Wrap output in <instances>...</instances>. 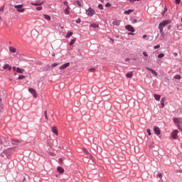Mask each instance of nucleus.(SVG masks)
Masks as SVG:
<instances>
[{"label":"nucleus","instance_id":"obj_1","mask_svg":"<svg viewBox=\"0 0 182 182\" xmlns=\"http://www.w3.org/2000/svg\"><path fill=\"white\" fill-rule=\"evenodd\" d=\"M170 23H171V20H165L159 23V29L161 36H164V31H163V28L167 26V25Z\"/></svg>","mask_w":182,"mask_h":182},{"label":"nucleus","instance_id":"obj_2","mask_svg":"<svg viewBox=\"0 0 182 182\" xmlns=\"http://www.w3.org/2000/svg\"><path fill=\"white\" fill-rule=\"evenodd\" d=\"M14 8L17 9V12L23 13L25 12V9H23V4L15 5Z\"/></svg>","mask_w":182,"mask_h":182},{"label":"nucleus","instance_id":"obj_3","mask_svg":"<svg viewBox=\"0 0 182 182\" xmlns=\"http://www.w3.org/2000/svg\"><path fill=\"white\" fill-rule=\"evenodd\" d=\"M86 14L88 16H93L96 12L95 10H93V9L90 7L87 10H86Z\"/></svg>","mask_w":182,"mask_h":182},{"label":"nucleus","instance_id":"obj_4","mask_svg":"<svg viewBox=\"0 0 182 182\" xmlns=\"http://www.w3.org/2000/svg\"><path fill=\"white\" fill-rule=\"evenodd\" d=\"M154 132L156 136H160V134H161V131L159 127H154Z\"/></svg>","mask_w":182,"mask_h":182},{"label":"nucleus","instance_id":"obj_5","mask_svg":"<svg viewBox=\"0 0 182 182\" xmlns=\"http://www.w3.org/2000/svg\"><path fill=\"white\" fill-rule=\"evenodd\" d=\"M28 92L33 95V97L36 98V90L33 88H29Z\"/></svg>","mask_w":182,"mask_h":182},{"label":"nucleus","instance_id":"obj_6","mask_svg":"<svg viewBox=\"0 0 182 182\" xmlns=\"http://www.w3.org/2000/svg\"><path fill=\"white\" fill-rule=\"evenodd\" d=\"M70 65V63H66L61 65L59 69L60 70H63L64 69H66V68H68V66Z\"/></svg>","mask_w":182,"mask_h":182},{"label":"nucleus","instance_id":"obj_7","mask_svg":"<svg viewBox=\"0 0 182 182\" xmlns=\"http://www.w3.org/2000/svg\"><path fill=\"white\" fill-rule=\"evenodd\" d=\"M125 29H127V31H129V32H134V28L130 25L126 26Z\"/></svg>","mask_w":182,"mask_h":182},{"label":"nucleus","instance_id":"obj_8","mask_svg":"<svg viewBox=\"0 0 182 182\" xmlns=\"http://www.w3.org/2000/svg\"><path fill=\"white\" fill-rule=\"evenodd\" d=\"M146 70H149V72H151V73H152V75H154V76H157V73L154 70H153L149 67H146Z\"/></svg>","mask_w":182,"mask_h":182},{"label":"nucleus","instance_id":"obj_9","mask_svg":"<svg viewBox=\"0 0 182 182\" xmlns=\"http://www.w3.org/2000/svg\"><path fill=\"white\" fill-rule=\"evenodd\" d=\"M173 122L175 123L176 126H178V124H180V122L181 121V119L180 118H173Z\"/></svg>","mask_w":182,"mask_h":182},{"label":"nucleus","instance_id":"obj_10","mask_svg":"<svg viewBox=\"0 0 182 182\" xmlns=\"http://www.w3.org/2000/svg\"><path fill=\"white\" fill-rule=\"evenodd\" d=\"M70 8L69 7V6H67V7L64 10V14L65 15H69V14H70Z\"/></svg>","mask_w":182,"mask_h":182},{"label":"nucleus","instance_id":"obj_11","mask_svg":"<svg viewBox=\"0 0 182 182\" xmlns=\"http://www.w3.org/2000/svg\"><path fill=\"white\" fill-rule=\"evenodd\" d=\"M31 5L34 6H41V5H43V2L36 1V3H31Z\"/></svg>","mask_w":182,"mask_h":182},{"label":"nucleus","instance_id":"obj_12","mask_svg":"<svg viewBox=\"0 0 182 182\" xmlns=\"http://www.w3.org/2000/svg\"><path fill=\"white\" fill-rule=\"evenodd\" d=\"M126 77H127V79H132V77H133V72H128L126 74Z\"/></svg>","mask_w":182,"mask_h":182},{"label":"nucleus","instance_id":"obj_13","mask_svg":"<svg viewBox=\"0 0 182 182\" xmlns=\"http://www.w3.org/2000/svg\"><path fill=\"white\" fill-rule=\"evenodd\" d=\"M52 132H53V133H54V134H55V136H58V127H53L52 128Z\"/></svg>","mask_w":182,"mask_h":182},{"label":"nucleus","instance_id":"obj_14","mask_svg":"<svg viewBox=\"0 0 182 182\" xmlns=\"http://www.w3.org/2000/svg\"><path fill=\"white\" fill-rule=\"evenodd\" d=\"M3 68H4V69H7L8 70H11L12 67H11V65H9V64H5V65L3 66Z\"/></svg>","mask_w":182,"mask_h":182},{"label":"nucleus","instance_id":"obj_15","mask_svg":"<svg viewBox=\"0 0 182 182\" xmlns=\"http://www.w3.org/2000/svg\"><path fill=\"white\" fill-rule=\"evenodd\" d=\"M9 49L11 53H16V48L15 47L11 46Z\"/></svg>","mask_w":182,"mask_h":182},{"label":"nucleus","instance_id":"obj_16","mask_svg":"<svg viewBox=\"0 0 182 182\" xmlns=\"http://www.w3.org/2000/svg\"><path fill=\"white\" fill-rule=\"evenodd\" d=\"M58 172L60 173L61 174L65 172V169H63V168L58 166L57 168Z\"/></svg>","mask_w":182,"mask_h":182},{"label":"nucleus","instance_id":"obj_17","mask_svg":"<svg viewBox=\"0 0 182 182\" xmlns=\"http://www.w3.org/2000/svg\"><path fill=\"white\" fill-rule=\"evenodd\" d=\"M177 134H178V131L173 130L171 133L172 137H177Z\"/></svg>","mask_w":182,"mask_h":182},{"label":"nucleus","instance_id":"obj_18","mask_svg":"<svg viewBox=\"0 0 182 182\" xmlns=\"http://www.w3.org/2000/svg\"><path fill=\"white\" fill-rule=\"evenodd\" d=\"M4 9H5V7L4 6H2L1 9H0V20L2 19V15H4Z\"/></svg>","mask_w":182,"mask_h":182},{"label":"nucleus","instance_id":"obj_19","mask_svg":"<svg viewBox=\"0 0 182 182\" xmlns=\"http://www.w3.org/2000/svg\"><path fill=\"white\" fill-rule=\"evenodd\" d=\"M132 12H134V10H127L124 11V14L125 15H130V14H132Z\"/></svg>","mask_w":182,"mask_h":182},{"label":"nucleus","instance_id":"obj_20","mask_svg":"<svg viewBox=\"0 0 182 182\" xmlns=\"http://www.w3.org/2000/svg\"><path fill=\"white\" fill-rule=\"evenodd\" d=\"M25 72V70L21 68H16V73H23Z\"/></svg>","mask_w":182,"mask_h":182},{"label":"nucleus","instance_id":"obj_21","mask_svg":"<svg viewBox=\"0 0 182 182\" xmlns=\"http://www.w3.org/2000/svg\"><path fill=\"white\" fill-rule=\"evenodd\" d=\"M59 63H54L53 64H51L50 66H47V68H48L49 69H50V68H56V66H58Z\"/></svg>","mask_w":182,"mask_h":182},{"label":"nucleus","instance_id":"obj_22","mask_svg":"<svg viewBox=\"0 0 182 182\" xmlns=\"http://www.w3.org/2000/svg\"><path fill=\"white\" fill-rule=\"evenodd\" d=\"M83 151H84V153L87 154L88 157L90 156V157H91V159H92V160H93V157H92V155H90V154H89V152L87 151V150L86 149L83 148Z\"/></svg>","mask_w":182,"mask_h":182},{"label":"nucleus","instance_id":"obj_23","mask_svg":"<svg viewBox=\"0 0 182 182\" xmlns=\"http://www.w3.org/2000/svg\"><path fill=\"white\" fill-rule=\"evenodd\" d=\"M154 99L156 100H160V99L161 98V97L160 96V95H156V94H154Z\"/></svg>","mask_w":182,"mask_h":182},{"label":"nucleus","instance_id":"obj_24","mask_svg":"<svg viewBox=\"0 0 182 182\" xmlns=\"http://www.w3.org/2000/svg\"><path fill=\"white\" fill-rule=\"evenodd\" d=\"M72 35H73V32L68 31L67 35H66V36H65V38H70V36H72Z\"/></svg>","mask_w":182,"mask_h":182},{"label":"nucleus","instance_id":"obj_25","mask_svg":"<svg viewBox=\"0 0 182 182\" xmlns=\"http://www.w3.org/2000/svg\"><path fill=\"white\" fill-rule=\"evenodd\" d=\"M43 16H44L45 19H46L47 21H50V19H51L50 16L48 14H43Z\"/></svg>","mask_w":182,"mask_h":182},{"label":"nucleus","instance_id":"obj_26","mask_svg":"<svg viewBox=\"0 0 182 182\" xmlns=\"http://www.w3.org/2000/svg\"><path fill=\"white\" fill-rule=\"evenodd\" d=\"M90 28H99V24L97 23H92L90 26Z\"/></svg>","mask_w":182,"mask_h":182},{"label":"nucleus","instance_id":"obj_27","mask_svg":"<svg viewBox=\"0 0 182 182\" xmlns=\"http://www.w3.org/2000/svg\"><path fill=\"white\" fill-rule=\"evenodd\" d=\"M11 143L12 144H18V143H19V141L18 139H12Z\"/></svg>","mask_w":182,"mask_h":182},{"label":"nucleus","instance_id":"obj_28","mask_svg":"<svg viewBox=\"0 0 182 182\" xmlns=\"http://www.w3.org/2000/svg\"><path fill=\"white\" fill-rule=\"evenodd\" d=\"M173 79H176L178 80H180V79H181V76L180 75H176L173 77Z\"/></svg>","mask_w":182,"mask_h":182},{"label":"nucleus","instance_id":"obj_29","mask_svg":"<svg viewBox=\"0 0 182 182\" xmlns=\"http://www.w3.org/2000/svg\"><path fill=\"white\" fill-rule=\"evenodd\" d=\"M161 105L162 106V108L164 107V97L161 98Z\"/></svg>","mask_w":182,"mask_h":182},{"label":"nucleus","instance_id":"obj_30","mask_svg":"<svg viewBox=\"0 0 182 182\" xmlns=\"http://www.w3.org/2000/svg\"><path fill=\"white\" fill-rule=\"evenodd\" d=\"M44 116H45L46 120H48L49 118L48 117V111L47 110L44 111Z\"/></svg>","mask_w":182,"mask_h":182},{"label":"nucleus","instance_id":"obj_31","mask_svg":"<svg viewBox=\"0 0 182 182\" xmlns=\"http://www.w3.org/2000/svg\"><path fill=\"white\" fill-rule=\"evenodd\" d=\"M75 42H76V38H74L70 42V46H72V45H74Z\"/></svg>","mask_w":182,"mask_h":182},{"label":"nucleus","instance_id":"obj_32","mask_svg":"<svg viewBox=\"0 0 182 182\" xmlns=\"http://www.w3.org/2000/svg\"><path fill=\"white\" fill-rule=\"evenodd\" d=\"M25 77H26L24 75H23L18 76L19 80H22L25 79Z\"/></svg>","mask_w":182,"mask_h":182},{"label":"nucleus","instance_id":"obj_33","mask_svg":"<svg viewBox=\"0 0 182 182\" xmlns=\"http://www.w3.org/2000/svg\"><path fill=\"white\" fill-rule=\"evenodd\" d=\"M88 70L89 72L94 73V72H96V68H90Z\"/></svg>","mask_w":182,"mask_h":182},{"label":"nucleus","instance_id":"obj_34","mask_svg":"<svg viewBox=\"0 0 182 182\" xmlns=\"http://www.w3.org/2000/svg\"><path fill=\"white\" fill-rule=\"evenodd\" d=\"M166 12H167V7H165L164 11L162 12L163 16H164V14H166Z\"/></svg>","mask_w":182,"mask_h":182},{"label":"nucleus","instance_id":"obj_35","mask_svg":"<svg viewBox=\"0 0 182 182\" xmlns=\"http://www.w3.org/2000/svg\"><path fill=\"white\" fill-rule=\"evenodd\" d=\"M132 23H137V19L136 18H133L132 20Z\"/></svg>","mask_w":182,"mask_h":182},{"label":"nucleus","instance_id":"obj_36","mask_svg":"<svg viewBox=\"0 0 182 182\" xmlns=\"http://www.w3.org/2000/svg\"><path fill=\"white\" fill-rule=\"evenodd\" d=\"M158 58H164V54L161 53V54L158 55Z\"/></svg>","mask_w":182,"mask_h":182},{"label":"nucleus","instance_id":"obj_37","mask_svg":"<svg viewBox=\"0 0 182 182\" xmlns=\"http://www.w3.org/2000/svg\"><path fill=\"white\" fill-rule=\"evenodd\" d=\"M105 6H106V8H109V7L112 6V4L110 3H107Z\"/></svg>","mask_w":182,"mask_h":182},{"label":"nucleus","instance_id":"obj_38","mask_svg":"<svg viewBox=\"0 0 182 182\" xmlns=\"http://www.w3.org/2000/svg\"><path fill=\"white\" fill-rule=\"evenodd\" d=\"M0 110H4V105L0 103Z\"/></svg>","mask_w":182,"mask_h":182},{"label":"nucleus","instance_id":"obj_39","mask_svg":"<svg viewBox=\"0 0 182 182\" xmlns=\"http://www.w3.org/2000/svg\"><path fill=\"white\" fill-rule=\"evenodd\" d=\"M146 132L148 133L149 136H151V131H150V129H147Z\"/></svg>","mask_w":182,"mask_h":182},{"label":"nucleus","instance_id":"obj_40","mask_svg":"<svg viewBox=\"0 0 182 182\" xmlns=\"http://www.w3.org/2000/svg\"><path fill=\"white\" fill-rule=\"evenodd\" d=\"M98 8H99V9H101V10L103 9V5L99 4Z\"/></svg>","mask_w":182,"mask_h":182},{"label":"nucleus","instance_id":"obj_41","mask_svg":"<svg viewBox=\"0 0 182 182\" xmlns=\"http://www.w3.org/2000/svg\"><path fill=\"white\" fill-rule=\"evenodd\" d=\"M36 9V11H42V6H38Z\"/></svg>","mask_w":182,"mask_h":182},{"label":"nucleus","instance_id":"obj_42","mask_svg":"<svg viewBox=\"0 0 182 182\" xmlns=\"http://www.w3.org/2000/svg\"><path fill=\"white\" fill-rule=\"evenodd\" d=\"M157 177H159V178H161V177H163V174L158 173Z\"/></svg>","mask_w":182,"mask_h":182},{"label":"nucleus","instance_id":"obj_43","mask_svg":"<svg viewBox=\"0 0 182 182\" xmlns=\"http://www.w3.org/2000/svg\"><path fill=\"white\" fill-rule=\"evenodd\" d=\"M160 48V45L155 46L154 49H159Z\"/></svg>","mask_w":182,"mask_h":182},{"label":"nucleus","instance_id":"obj_44","mask_svg":"<svg viewBox=\"0 0 182 182\" xmlns=\"http://www.w3.org/2000/svg\"><path fill=\"white\" fill-rule=\"evenodd\" d=\"M143 55L144 56H146L147 58V56H149V55L147 54V53L146 51L143 52Z\"/></svg>","mask_w":182,"mask_h":182},{"label":"nucleus","instance_id":"obj_45","mask_svg":"<svg viewBox=\"0 0 182 182\" xmlns=\"http://www.w3.org/2000/svg\"><path fill=\"white\" fill-rule=\"evenodd\" d=\"M176 1V4H180V2H181V0H175Z\"/></svg>","mask_w":182,"mask_h":182},{"label":"nucleus","instance_id":"obj_46","mask_svg":"<svg viewBox=\"0 0 182 182\" xmlns=\"http://www.w3.org/2000/svg\"><path fill=\"white\" fill-rule=\"evenodd\" d=\"M77 4L78 5V6H82V5L80 4V1H77Z\"/></svg>","mask_w":182,"mask_h":182},{"label":"nucleus","instance_id":"obj_47","mask_svg":"<svg viewBox=\"0 0 182 182\" xmlns=\"http://www.w3.org/2000/svg\"><path fill=\"white\" fill-rule=\"evenodd\" d=\"M76 23H80V18H78L77 20H76Z\"/></svg>","mask_w":182,"mask_h":182},{"label":"nucleus","instance_id":"obj_48","mask_svg":"<svg viewBox=\"0 0 182 182\" xmlns=\"http://www.w3.org/2000/svg\"><path fill=\"white\" fill-rule=\"evenodd\" d=\"M63 4H64V5H66V6H69L68 5V1H65L63 2Z\"/></svg>","mask_w":182,"mask_h":182},{"label":"nucleus","instance_id":"obj_49","mask_svg":"<svg viewBox=\"0 0 182 182\" xmlns=\"http://www.w3.org/2000/svg\"><path fill=\"white\" fill-rule=\"evenodd\" d=\"M63 160H62V159H58V163H63Z\"/></svg>","mask_w":182,"mask_h":182},{"label":"nucleus","instance_id":"obj_50","mask_svg":"<svg viewBox=\"0 0 182 182\" xmlns=\"http://www.w3.org/2000/svg\"><path fill=\"white\" fill-rule=\"evenodd\" d=\"M12 69H13V70H16V69H17L16 67H13Z\"/></svg>","mask_w":182,"mask_h":182},{"label":"nucleus","instance_id":"obj_51","mask_svg":"<svg viewBox=\"0 0 182 182\" xmlns=\"http://www.w3.org/2000/svg\"><path fill=\"white\" fill-rule=\"evenodd\" d=\"M146 38H147V35L145 34V35L143 36V38L144 39Z\"/></svg>","mask_w":182,"mask_h":182},{"label":"nucleus","instance_id":"obj_52","mask_svg":"<svg viewBox=\"0 0 182 182\" xmlns=\"http://www.w3.org/2000/svg\"><path fill=\"white\" fill-rule=\"evenodd\" d=\"M128 60H130V58H126L125 62H128Z\"/></svg>","mask_w":182,"mask_h":182},{"label":"nucleus","instance_id":"obj_53","mask_svg":"<svg viewBox=\"0 0 182 182\" xmlns=\"http://www.w3.org/2000/svg\"><path fill=\"white\" fill-rule=\"evenodd\" d=\"M168 30L171 29V26H168Z\"/></svg>","mask_w":182,"mask_h":182},{"label":"nucleus","instance_id":"obj_54","mask_svg":"<svg viewBox=\"0 0 182 182\" xmlns=\"http://www.w3.org/2000/svg\"><path fill=\"white\" fill-rule=\"evenodd\" d=\"M135 1H140V0H131V2H135Z\"/></svg>","mask_w":182,"mask_h":182},{"label":"nucleus","instance_id":"obj_55","mask_svg":"<svg viewBox=\"0 0 182 182\" xmlns=\"http://www.w3.org/2000/svg\"><path fill=\"white\" fill-rule=\"evenodd\" d=\"M128 35H133V33H128Z\"/></svg>","mask_w":182,"mask_h":182},{"label":"nucleus","instance_id":"obj_56","mask_svg":"<svg viewBox=\"0 0 182 182\" xmlns=\"http://www.w3.org/2000/svg\"><path fill=\"white\" fill-rule=\"evenodd\" d=\"M14 76H16V73H14Z\"/></svg>","mask_w":182,"mask_h":182}]
</instances>
